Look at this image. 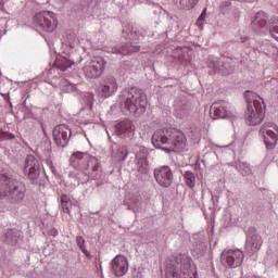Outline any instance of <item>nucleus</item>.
<instances>
[{"mask_svg": "<svg viewBox=\"0 0 278 278\" xmlns=\"http://www.w3.org/2000/svg\"><path fill=\"white\" fill-rule=\"evenodd\" d=\"M152 144L166 153H181L188 147V138L177 128L159 129L152 136Z\"/></svg>", "mask_w": 278, "mask_h": 278, "instance_id": "1", "label": "nucleus"}, {"mask_svg": "<svg viewBox=\"0 0 278 278\" xmlns=\"http://www.w3.org/2000/svg\"><path fill=\"white\" fill-rule=\"evenodd\" d=\"M71 164L85 175L84 181L88 179H101V165L99 160L86 153L76 152L71 157Z\"/></svg>", "mask_w": 278, "mask_h": 278, "instance_id": "2", "label": "nucleus"}, {"mask_svg": "<svg viewBox=\"0 0 278 278\" xmlns=\"http://www.w3.org/2000/svg\"><path fill=\"white\" fill-rule=\"evenodd\" d=\"M4 197L11 203H21L25 199V185L0 173V199Z\"/></svg>", "mask_w": 278, "mask_h": 278, "instance_id": "3", "label": "nucleus"}, {"mask_svg": "<svg viewBox=\"0 0 278 278\" xmlns=\"http://www.w3.org/2000/svg\"><path fill=\"white\" fill-rule=\"evenodd\" d=\"M245 99L248 103V109L245 112V123L247 125H260L264 121L265 112L262 109V103L264 99L260 94L251 91L245 92Z\"/></svg>", "mask_w": 278, "mask_h": 278, "instance_id": "4", "label": "nucleus"}, {"mask_svg": "<svg viewBox=\"0 0 278 278\" xmlns=\"http://www.w3.org/2000/svg\"><path fill=\"white\" fill-rule=\"evenodd\" d=\"M123 104L130 114H144L147 111V94L138 88H131L123 96Z\"/></svg>", "mask_w": 278, "mask_h": 278, "instance_id": "5", "label": "nucleus"}, {"mask_svg": "<svg viewBox=\"0 0 278 278\" xmlns=\"http://www.w3.org/2000/svg\"><path fill=\"white\" fill-rule=\"evenodd\" d=\"M58 15L51 11H41L34 16V24L48 34L58 29Z\"/></svg>", "mask_w": 278, "mask_h": 278, "instance_id": "6", "label": "nucleus"}, {"mask_svg": "<svg viewBox=\"0 0 278 278\" xmlns=\"http://www.w3.org/2000/svg\"><path fill=\"white\" fill-rule=\"evenodd\" d=\"M105 59L103 56H93L90 61L85 63L83 67V73L87 79H97L103 75L105 71Z\"/></svg>", "mask_w": 278, "mask_h": 278, "instance_id": "7", "label": "nucleus"}, {"mask_svg": "<svg viewBox=\"0 0 278 278\" xmlns=\"http://www.w3.org/2000/svg\"><path fill=\"white\" fill-rule=\"evenodd\" d=\"M244 262V252L241 250H227L222 254V264L226 268H238Z\"/></svg>", "mask_w": 278, "mask_h": 278, "instance_id": "8", "label": "nucleus"}, {"mask_svg": "<svg viewBox=\"0 0 278 278\" xmlns=\"http://www.w3.org/2000/svg\"><path fill=\"white\" fill-rule=\"evenodd\" d=\"M260 134L264 138V142L266 144V148L269 151H273L275 147H277L278 141V129L277 126L273 123H265L260 129Z\"/></svg>", "mask_w": 278, "mask_h": 278, "instance_id": "9", "label": "nucleus"}, {"mask_svg": "<svg viewBox=\"0 0 278 278\" xmlns=\"http://www.w3.org/2000/svg\"><path fill=\"white\" fill-rule=\"evenodd\" d=\"M117 90L118 83H116V78L106 77L98 87V97H101V99H110V97H114V94H116Z\"/></svg>", "mask_w": 278, "mask_h": 278, "instance_id": "10", "label": "nucleus"}, {"mask_svg": "<svg viewBox=\"0 0 278 278\" xmlns=\"http://www.w3.org/2000/svg\"><path fill=\"white\" fill-rule=\"evenodd\" d=\"M52 135L56 147L64 148L68 144V140H71V128L64 124H60L54 127Z\"/></svg>", "mask_w": 278, "mask_h": 278, "instance_id": "11", "label": "nucleus"}, {"mask_svg": "<svg viewBox=\"0 0 278 278\" xmlns=\"http://www.w3.org/2000/svg\"><path fill=\"white\" fill-rule=\"evenodd\" d=\"M154 177L162 188H170L173 185V170L168 166L154 169Z\"/></svg>", "mask_w": 278, "mask_h": 278, "instance_id": "12", "label": "nucleus"}, {"mask_svg": "<svg viewBox=\"0 0 278 278\" xmlns=\"http://www.w3.org/2000/svg\"><path fill=\"white\" fill-rule=\"evenodd\" d=\"M24 174L28 176V179L35 180L40 177V163L34 155H28L24 164Z\"/></svg>", "mask_w": 278, "mask_h": 278, "instance_id": "13", "label": "nucleus"}, {"mask_svg": "<svg viewBox=\"0 0 278 278\" xmlns=\"http://www.w3.org/2000/svg\"><path fill=\"white\" fill-rule=\"evenodd\" d=\"M111 266L115 277H125V275H127L129 271V262L124 255L115 256L111 263Z\"/></svg>", "mask_w": 278, "mask_h": 278, "instance_id": "14", "label": "nucleus"}, {"mask_svg": "<svg viewBox=\"0 0 278 278\" xmlns=\"http://www.w3.org/2000/svg\"><path fill=\"white\" fill-rule=\"evenodd\" d=\"M229 114V111H227V106L220 102H215L211 105L210 109V117L213 121H218V118H226V116Z\"/></svg>", "mask_w": 278, "mask_h": 278, "instance_id": "15", "label": "nucleus"}, {"mask_svg": "<svg viewBox=\"0 0 278 278\" xmlns=\"http://www.w3.org/2000/svg\"><path fill=\"white\" fill-rule=\"evenodd\" d=\"M134 131H136V128L134 127V124H131V121L129 119H124L115 126V134L117 136H124V137L131 136Z\"/></svg>", "mask_w": 278, "mask_h": 278, "instance_id": "16", "label": "nucleus"}, {"mask_svg": "<svg viewBox=\"0 0 278 278\" xmlns=\"http://www.w3.org/2000/svg\"><path fill=\"white\" fill-rule=\"evenodd\" d=\"M253 27H257L258 29H262L268 25V15H266L265 12L260 11L256 13L253 22H252Z\"/></svg>", "mask_w": 278, "mask_h": 278, "instance_id": "17", "label": "nucleus"}, {"mask_svg": "<svg viewBox=\"0 0 278 278\" xmlns=\"http://www.w3.org/2000/svg\"><path fill=\"white\" fill-rule=\"evenodd\" d=\"M129 155V149L127 146H121L117 148L116 152L112 154L115 162H125Z\"/></svg>", "mask_w": 278, "mask_h": 278, "instance_id": "18", "label": "nucleus"}, {"mask_svg": "<svg viewBox=\"0 0 278 278\" xmlns=\"http://www.w3.org/2000/svg\"><path fill=\"white\" fill-rule=\"evenodd\" d=\"M248 249L252 251V253H257L260 249L262 248V237L260 236H253L251 240L247 242Z\"/></svg>", "mask_w": 278, "mask_h": 278, "instance_id": "19", "label": "nucleus"}, {"mask_svg": "<svg viewBox=\"0 0 278 278\" xmlns=\"http://www.w3.org/2000/svg\"><path fill=\"white\" fill-rule=\"evenodd\" d=\"M73 64H75V62L66 59V56H59L55 61V66L60 68V71H67Z\"/></svg>", "mask_w": 278, "mask_h": 278, "instance_id": "20", "label": "nucleus"}, {"mask_svg": "<svg viewBox=\"0 0 278 278\" xmlns=\"http://www.w3.org/2000/svg\"><path fill=\"white\" fill-rule=\"evenodd\" d=\"M138 51H140V46H134L131 43H128L126 46H123L118 50V53H121V55H129L131 53H138Z\"/></svg>", "mask_w": 278, "mask_h": 278, "instance_id": "21", "label": "nucleus"}, {"mask_svg": "<svg viewBox=\"0 0 278 278\" xmlns=\"http://www.w3.org/2000/svg\"><path fill=\"white\" fill-rule=\"evenodd\" d=\"M61 205L62 210L65 214H71V207H73V202H71V199L66 194L61 195Z\"/></svg>", "mask_w": 278, "mask_h": 278, "instance_id": "22", "label": "nucleus"}, {"mask_svg": "<svg viewBox=\"0 0 278 278\" xmlns=\"http://www.w3.org/2000/svg\"><path fill=\"white\" fill-rule=\"evenodd\" d=\"M137 164L141 166H147V148H139V151L136 153Z\"/></svg>", "mask_w": 278, "mask_h": 278, "instance_id": "23", "label": "nucleus"}, {"mask_svg": "<svg viewBox=\"0 0 278 278\" xmlns=\"http://www.w3.org/2000/svg\"><path fill=\"white\" fill-rule=\"evenodd\" d=\"M184 178L189 188H194V186H197V177L194 176V173L185 172Z\"/></svg>", "mask_w": 278, "mask_h": 278, "instance_id": "24", "label": "nucleus"}, {"mask_svg": "<svg viewBox=\"0 0 278 278\" xmlns=\"http://www.w3.org/2000/svg\"><path fill=\"white\" fill-rule=\"evenodd\" d=\"M76 243L80 251L84 253V255L86 257H90V252H88V250L86 249V240H84V237L77 236Z\"/></svg>", "mask_w": 278, "mask_h": 278, "instance_id": "25", "label": "nucleus"}, {"mask_svg": "<svg viewBox=\"0 0 278 278\" xmlns=\"http://www.w3.org/2000/svg\"><path fill=\"white\" fill-rule=\"evenodd\" d=\"M269 33L271 38L278 42V18L274 17L271 22V26L269 28Z\"/></svg>", "mask_w": 278, "mask_h": 278, "instance_id": "26", "label": "nucleus"}, {"mask_svg": "<svg viewBox=\"0 0 278 278\" xmlns=\"http://www.w3.org/2000/svg\"><path fill=\"white\" fill-rule=\"evenodd\" d=\"M179 3L184 10H192L199 0H179Z\"/></svg>", "mask_w": 278, "mask_h": 278, "instance_id": "27", "label": "nucleus"}, {"mask_svg": "<svg viewBox=\"0 0 278 278\" xmlns=\"http://www.w3.org/2000/svg\"><path fill=\"white\" fill-rule=\"evenodd\" d=\"M15 136L12 132L0 130V142L5 140H14Z\"/></svg>", "mask_w": 278, "mask_h": 278, "instance_id": "28", "label": "nucleus"}, {"mask_svg": "<svg viewBox=\"0 0 278 278\" xmlns=\"http://www.w3.org/2000/svg\"><path fill=\"white\" fill-rule=\"evenodd\" d=\"M189 114L190 111L186 106H181L176 111V116H178V118H186V116H188Z\"/></svg>", "mask_w": 278, "mask_h": 278, "instance_id": "29", "label": "nucleus"}, {"mask_svg": "<svg viewBox=\"0 0 278 278\" xmlns=\"http://www.w3.org/2000/svg\"><path fill=\"white\" fill-rule=\"evenodd\" d=\"M195 25L199 27V29H203V25H205V20H197Z\"/></svg>", "mask_w": 278, "mask_h": 278, "instance_id": "30", "label": "nucleus"}, {"mask_svg": "<svg viewBox=\"0 0 278 278\" xmlns=\"http://www.w3.org/2000/svg\"><path fill=\"white\" fill-rule=\"evenodd\" d=\"M205 16H207V9H203L202 13L198 17L200 21H205Z\"/></svg>", "mask_w": 278, "mask_h": 278, "instance_id": "31", "label": "nucleus"}, {"mask_svg": "<svg viewBox=\"0 0 278 278\" xmlns=\"http://www.w3.org/2000/svg\"><path fill=\"white\" fill-rule=\"evenodd\" d=\"M4 1L3 0H0V5H3Z\"/></svg>", "mask_w": 278, "mask_h": 278, "instance_id": "32", "label": "nucleus"}]
</instances>
